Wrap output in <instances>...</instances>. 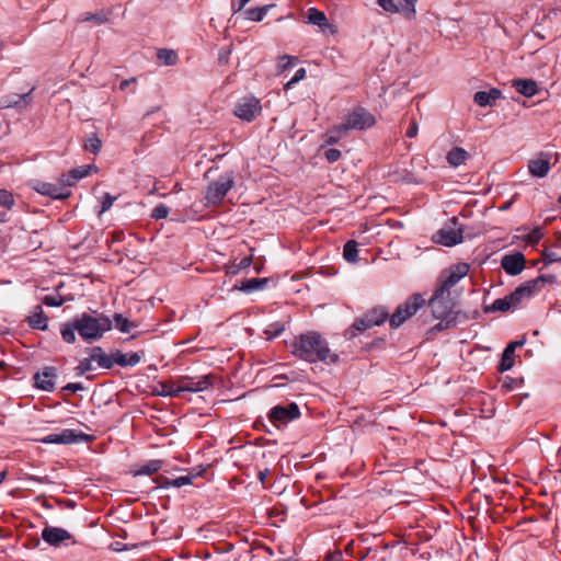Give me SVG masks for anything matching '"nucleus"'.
Returning <instances> with one entry per match:
<instances>
[{"instance_id": "1", "label": "nucleus", "mask_w": 561, "mask_h": 561, "mask_svg": "<svg viewBox=\"0 0 561 561\" xmlns=\"http://www.w3.org/2000/svg\"><path fill=\"white\" fill-rule=\"evenodd\" d=\"M111 319L99 312L82 313L71 322L61 327L60 333L65 342L75 343L76 332L87 342L98 341L112 329Z\"/></svg>"}, {"instance_id": "2", "label": "nucleus", "mask_w": 561, "mask_h": 561, "mask_svg": "<svg viewBox=\"0 0 561 561\" xmlns=\"http://www.w3.org/2000/svg\"><path fill=\"white\" fill-rule=\"evenodd\" d=\"M291 353L309 363L335 364L339 360L337 354L330 350L327 340L314 331L297 336L291 343Z\"/></svg>"}, {"instance_id": "3", "label": "nucleus", "mask_w": 561, "mask_h": 561, "mask_svg": "<svg viewBox=\"0 0 561 561\" xmlns=\"http://www.w3.org/2000/svg\"><path fill=\"white\" fill-rule=\"evenodd\" d=\"M456 296L453 293H447L437 288L430 299L428 305L432 309L433 316L442 321L437 323L435 330H444L455 324L459 312H454Z\"/></svg>"}, {"instance_id": "4", "label": "nucleus", "mask_w": 561, "mask_h": 561, "mask_svg": "<svg viewBox=\"0 0 561 561\" xmlns=\"http://www.w3.org/2000/svg\"><path fill=\"white\" fill-rule=\"evenodd\" d=\"M234 185V178L231 173H225L215 181L210 182L204 195L206 207H217L221 205L228 194V192Z\"/></svg>"}, {"instance_id": "5", "label": "nucleus", "mask_w": 561, "mask_h": 561, "mask_svg": "<svg viewBox=\"0 0 561 561\" xmlns=\"http://www.w3.org/2000/svg\"><path fill=\"white\" fill-rule=\"evenodd\" d=\"M73 185V181L69 180V175H61L57 183L44 182L41 180H33L30 182V186L37 193L49 196L54 199H66L70 196V186Z\"/></svg>"}, {"instance_id": "6", "label": "nucleus", "mask_w": 561, "mask_h": 561, "mask_svg": "<svg viewBox=\"0 0 561 561\" xmlns=\"http://www.w3.org/2000/svg\"><path fill=\"white\" fill-rule=\"evenodd\" d=\"M425 299L421 294H413L404 302L398 306L390 318L391 328H399L403 322L414 316L423 307Z\"/></svg>"}, {"instance_id": "7", "label": "nucleus", "mask_w": 561, "mask_h": 561, "mask_svg": "<svg viewBox=\"0 0 561 561\" xmlns=\"http://www.w3.org/2000/svg\"><path fill=\"white\" fill-rule=\"evenodd\" d=\"M375 123L376 121L373 114L363 107H358L347 115L345 122L337 126V130L366 129L374 126Z\"/></svg>"}, {"instance_id": "8", "label": "nucleus", "mask_w": 561, "mask_h": 561, "mask_svg": "<svg viewBox=\"0 0 561 561\" xmlns=\"http://www.w3.org/2000/svg\"><path fill=\"white\" fill-rule=\"evenodd\" d=\"M547 282H552V276H539L535 279L528 280L517 287L510 296L511 301L517 307L525 300H528L534 294L539 291Z\"/></svg>"}, {"instance_id": "9", "label": "nucleus", "mask_w": 561, "mask_h": 561, "mask_svg": "<svg viewBox=\"0 0 561 561\" xmlns=\"http://www.w3.org/2000/svg\"><path fill=\"white\" fill-rule=\"evenodd\" d=\"M469 272L467 263H458L445 270L439 276V289L453 293V287Z\"/></svg>"}, {"instance_id": "10", "label": "nucleus", "mask_w": 561, "mask_h": 561, "mask_svg": "<svg viewBox=\"0 0 561 561\" xmlns=\"http://www.w3.org/2000/svg\"><path fill=\"white\" fill-rule=\"evenodd\" d=\"M300 416V410L294 402L288 405H276L270 411V421L275 426L285 425Z\"/></svg>"}, {"instance_id": "11", "label": "nucleus", "mask_w": 561, "mask_h": 561, "mask_svg": "<svg viewBox=\"0 0 561 561\" xmlns=\"http://www.w3.org/2000/svg\"><path fill=\"white\" fill-rule=\"evenodd\" d=\"M433 240L445 247H453L462 241V229L457 227L456 218H453V225L439 229L433 237Z\"/></svg>"}, {"instance_id": "12", "label": "nucleus", "mask_w": 561, "mask_h": 561, "mask_svg": "<svg viewBox=\"0 0 561 561\" xmlns=\"http://www.w3.org/2000/svg\"><path fill=\"white\" fill-rule=\"evenodd\" d=\"M260 112V101L255 98H243L234 107L236 116L247 122L253 121Z\"/></svg>"}, {"instance_id": "13", "label": "nucleus", "mask_w": 561, "mask_h": 561, "mask_svg": "<svg viewBox=\"0 0 561 561\" xmlns=\"http://www.w3.org/2000/svg\"><path fill=\"white\" fill-rule=\"evenodd\" d=\"M42 538L48 545L58 547L62 542L72 539V535L64 528L46 526L42 530Z\"/></svg>"}, {"instance_id": "14", "label": "nucleus", "mask_w": 561, "mask_h": 561, "mask_svg": "<svg viewBox=\"0 0 561 561\" xmlns=\"http://www.w3.org/2000/svg\"><path fill=\"white\" fill-rule=\"evenodd\" d=\"M83 434H78L72 430H64L60 433L49 434L41 439L44 444H72L77 443Z\"/></svg>"}, {"instance_id": "15", "label": "nucleus", "mask_w": 561, "mask_h": 561, "mask_svg": "<svg viewBox=\"0 0 561 561\" xmlns=\"http://www.w3.org/2000/svg\"><path fill=\"white\" fill-rule=\"evenodd\" d=\"M501 266L507 274L517 275L524 270L525 257L522 253L504 255Z\"/></svg>"}, {"instance_id": "16", "label": "nucleus", "mask_w": 561, "mask_h": 561, "mask_svg": "<svg viewBox=\"0 0 561 561\" xmlns=\"http://www.w3.org/2000/svg\"><path fill=\"white\" fill-rule=\"evenodd\" d=\"M56 369L53 367H46L43 371L37 373L34 376L35 385L37 388L51 391L55 388Z\"/></svg>"}, {"instance_id": "17", "label": "nucleus", "mask_w": 561, "mask_h": 561, "mask_svg": "<svg viewBox=\"0 0 561 561\" xmlns=\"http://www.w3.org/2000/svg\"><path fill=\"white\" fill-rule=\"evenodd\" d=\"M550 160L549 158L541 153L535 159H531L528 163V170L531 175L537 178H545L550 171Z\"/></svg>"}, {"instance_id": "18", "label": "nucleus", "mask_w": 561, "mask_h": 561, "mask_svg": "<svg viewBox=\"0 0 561 561\" xmlns=\"http://www.w3.org/2000/svg\"><path fill=\"white\" fill-rule=\"evenodd\" d=\"M210 385L209 376H204L198 379L186 378L181 381V389L188 392H198L207 389Z\"/></svg>"}, {"instance_id": "19", "label": "nucleus", "mask_w": 561, "mask_h": 561, "mask_svg": "<svg viewBox=\"0 0 561 561\" xmlns=\"http://www.w3.org/2000/svg\"><path fill=\"white\" fill-rule=\"evenodd\" d=\"M543 260L546 264L561 262V229L556 232L551 248L545 253Z\"/></svg>"}, {"instance_id": "20", "label": "nucleus", "mask_w": 561, "mask_h": 561, "mask_svg": "<svg viewBox=\"0 0 561 561\" xmlns=\"http://www.w3.org/2000/svg\"><path fill=\"white\" fill-rule=\"evenodd\" d=\"M516 91L527 98H531L538 92L537 82L531 79H518L513 81Z\"/></svg>"}, {"instance_id": "21", "label": "nucleus", "mask_w": 561, "mask_h": 561, "mask_svg": "<svg viewBox=\"0 0 561 561\" xmlns=\"http://www.w3.org/2000/svg\"><path fill=\"white\" fill-rule=\"evenodd\" d=\"M501 96V91L491 89L490 91H479L474 94L473 100L479 106H492Z\"/></svg>"}, {"instance_id": "22", "label": "nucleus", "mask_w": 561, "mask_h": 561, "mask_svg": "<svg viewBox=\"0 0 561 561\" xmlns=\"http://www.w3.org/2000/svg\"><path fill=\"white\" fill-rule=\"evenodd\" d=\"M90 356L92 360L98 363V365L102 368H111L114 365V353L108 356L99 346H95L91 350Z\"/></svg>"}, {"instance_id": "23", "label": "nucleus", "mask_w": 561, "mask_h": 561, "mask_svg": "<svg viewBox=\"0 0 561 561\" xmlns=\"http://www.w3.org/2000/svg\"><path fill=\"white\" fill-rule=\"evenodd\" d=\"M30 104V93L21 94V95H11L5 99H3L0 103L1 107L3 108H10V107H16V108H24Z\"/></svg>"}, {"instance_id": "24", "label": "nucleus", "mask_w": 561, "mask_h": 561, "mask_svg": "<svg viewBox=\"0 0 561 561\" xmlns=\"http://www.w3.org/2000/svg\"><path fill=\"white\" fill-rule=\"evenodd\" d=\"M140 355L138 353H114V364H117L122 367L126 366H136L140 363Z\"/></svg>"}, {"instance_id": "25", "label": "nucleus", "mask_w": 561, "mask_h": 561, "mask_svg": "<svg viewBox=\"0 0 561 561\" xmlns=\"http://www.w3.org/2000/svg\"><path fill=\"white\" fill-rule=\"evenodd\" d=\"M468 158L469 153L461 147L453 148L446 157L447 162L454 168L463 164Z\"/></svg>"}, {"instance_id": "26", "label": "nucleus", "mask_w": 561, "mask_h": 561, "mask_svg": "<svg viewBox=\"0 0 561 561\" xmlns=\"http://www.w3.org/2000/svg\"><path fill=\"white\" fill-rule=\"evenodd\" d=\"M28 323L34 329L45 330L47 328V318L44 316L43 309L37 306L32 316L28 317Z\"/></svg>"}, {"instance_id": "27", "label": "nucleus", "mask_w": 561, "mask_h": 561, "mask_svg": "<svg viewBox=\"0 0 561 561\" xmlns=\"http://www.w3.org/2000/svg\"><path fill=\"white\" fill-rule=\"evenodd\" d=\"M273 7L274 4H267L261 8H251L244 11V15L250 21L260 22Z\"/></svg>"}, {"instance_id": "28", "label": "nucleus", "mask_w": 561, "mask_h": 561, "mask_svg": "<svg viewBox=\"0 0 561 561\" xmlns=\"http://www.w3.org/2000/svg\"><path fill=\"white\" fill-rule=\"evenodd\" d=\"M343 256L350 263L358 262V243L355 240H350L344 244Z\"/></svg>"}, {"instance_id": "29", "label": "nucleus", "mask_w": 561, "mask_h": 561, "mask_svg": "<svg viewBox=\"0 0 561 561\" xmlns=\"http://www.w3.org/2000/svg\"><path fill=\"white\" fill-rule=\"evenodd\" d=\"M514 344H508L502 355L500 370L506 371L514 366Z\"/></svg>"}, {"instance_id": "30", "label": "nucleus", "mask_w": 561, "mask_h": 561, "mask_svg": "<svg viewBox=\"0 0 561 561\" xmlns=\"http://www.w3.org/2000/svg\"><path fill=\"white\" fill-rule=\"evenodd\" d=\"M308 21L309 23L318 25L319 27H325L328 25V19L325 14L316 8H310L308 10Z\"/></svg>"}, {"instance_id": "31", "label": "nucleus", "mask_w": 561, "mask_h": 561, "mask_svg": "<svg viewBox=\"0 0 561 561\" xmlns=\"http://www.w3.org/2000/svg\"><path fill=\"white\" fill-rule=\"evenodd\" d=\"M157 58L162 65L172 66L176 64L178 55L172 49L162 48L157 51Z\"/></svg>"}, {"instance_id": "32", "label": "nucleus", "mask_w": 561, "mask_h": 561, "mask_svg": "<svg viewBox=\"0 0 561 561\" xmlns=\"http://www.w3.org/2000/svg\"><path fill=\"white\" fill-rule=\"evenodd\" d=\"M512 308H516V306L513 304V300L511 301V296L500 298L494 300L492 306L486 308V311H508Z\"/></svg>"}, {"instance_id": "33", "label": "nucleus", "mask_w": 561, "mask_h": 561, "mask_svg": "<svg viewBox=\"0 0 561 561\" xmlns=\"http://www.w3.org/2000/svg\"><path fill=\"white\" fill-rule=\"evenodd\" d=\"M266 283L267 278H250L243 282L238 289L242 291L259 290L262 289Z\"/></svg>"}, {"instance_id": "34", "label": "nucleus", "mask_w": 561, "mask_h": 561, "mask_svg": "<svg viewBox=\"0 0 561 561\" xmlns=\"http://www.w3.org/2000/svg\"><path fill=\"white\" fill-rule=\"evenodd\" d=\"M114 322L116 329H118L123 333H129L133 329L136 328V324L131 321H129L127 318L123 317L122 314L117 313L114 316Z\"/></svg>"}, {"instance_id": "35", "label": "nucleus", "mask_w": 561, "mask_h": 561, "mask_svg": "<svg viewBox=\"0 0 561 561\" xmlns=\"http://www.w3.org/2000/svg\"><path fill=\"white\" fill-rule=\"evenodd\" d=\"M92 170L96 171V168L93 165H82L78 169H73L67 175H69V180L73 181L75 184L78 180L88 176Z\"/></svg>"}, {"instance_id": "36", "label": "nucleus", "mask_w": 561, "mask_h": 561, "mask_svg": "<svg viewBox=\"0 0 561 561\" xmlns=\"http://www.w3.org/2000/svg\"><path fill=\"white\" fill-rule=\"evenodd\" d=\"M388 313L382 308H376L371 312L367 313L368 322L373 323V325H379L385 322Z\"/></svg>"}, {"instance_id": "37", "label": "nucleus", "mask_w": 561, "mask_h": 561, "mask_svg": "<svg viewBox=\"0 0 561 561\" xmlns=\"http://www.w3.org/2000/svg\"><path fill=\"white\" fill-rule=\"evenodd\" d=\"M403 4L400 7V12L407 20H413L416 15L415 3L416 0H402Z\"/></svg>"}, {"instance_id": "38", "label": "nucleus", "mask_w": 561, "mask_h": 561, "mask_svg": "<svg viewBox=\"0 0 561 561\" xmlns=\"http://www.w3.org/2000/svg\"><path fill=\"white\" fill-rule=\"evenodd\" d=\"M197 476H199V472L196 473V474L182 476V477H179V478L173 479V480L167 479L165 480V485L167 486L181 488V486L191 484L193 479L196 478Z\"/></svg>"}, {"instance_id": "39", "label": "nucleus", "mask_w": 561, "mask_h": 561, "mask_svg": "<svg viewBox=\"0 0 561 561\" xmlns=\"http://www.w3.org/2000/svg\"><path fill=\"white\" fill-rule=\"evenodd\" d=\"M101 147H102V141L95 135L89 136L84 142L85 150L91 151L94 154L100 152Z\"/></svg>"}, {"instance_id": "40", "label": "nucleus", "mask_w": 561, "mask_h": 561, "mask_svg": "<svg viewBox=\"0 0 561 561\" xmlns=\"http://www.w3.org/2000/svg\"><path fill=\"white\" fill-rule=\"evenodd\" d=\"M14 205V198L11 192L7 190H0V207L12 208Z\"/></svg>"}, {"instance_id": "41", "label": "nucleus", "mask_w": 561, "mask_h": 561, "mask_svg": "<svg viewBox=\"0 0 561 561\" xmlns=\"http://www.w3.org/2000/svg\"><path fill=\"white\" fill-rule=\"evenodd\" d=\"M285 330V327L280 323H272L270 324L264 333L267 335V339H274L278 336L283 331Z\"/></svg>"}, {"instance_id": "42", "label": "nucleus", "mask_w": 561, "mask_h": 561, "mask_svg": "<svg viewBox=\"0 0 561 561\" xmlns=\"http://www.w3.org/2000/svg\"><path fill=\"white\" fill-rule=\"evenodd\" d=\"M377 3L380 8L389 13L400 12V7L396 4L393 0H377Z\"/></svg>"}, {"instance_id": "43", "label": "nucleus", "mask_w": 561, "mask_h": 561, "mask_svg": "<svg viewBox=\"0 0 561 561\" xmlns=\"http://www.w3.org/2000/svg\"><path fill=\"white\" fill-rule=\"evenodd\" d=\"M161 468V461L160 460H152L145 465L140 470V474H152L157 472Z\"/></svg>"}, {"instance_id": "44", "label": "nucleus", "mask_w": 561, "mask_h": 561, "mask_svg": "<svg viewBox=\"0 0 561 561\" xmlns=\"http://www.w3.org/2000/svg\"><path fill=\"white\" fill-rule=\"evenodd\" d=\"M345 133L346 131L337 130V126H335L334 128H332L328 131V135H327L328 138H327L325 142L328 145H333V144L337 142Z\"/></svg>"}, {"instance_id": "45", "label": "nucleus", "mask_w": 561, "mask_h": 561, "mask_svg": "<svg viewBox=\"0 0 561 561\" xmlns=\"http://www.w3.org/2000/svg\"><path fill=\"white\" fill-rule=\"evenodd\" d=\"M306 69L305 68H299L295 76L285 84V90H289L290 88H293L296 83H298L299 81H301L302 79H305L306 77Z\"/></svg>"}, {"instance_id": "46", "label": "nucleus", "mask_w": 561, "mask_h": 561, "mask_svg": "<svg viewBox=\"0 0 561 561\" xmlns=\"http://www.w3.org/2000/svg\"><path fill=\"white\" fill-rule=\"evenodd\" d=\"M543 237V232L540 227H535L527 236V241L530 244H537Z\"/></svg>"}, {"instance_id": "47", "label": "nucleus", "mask_w": 561, "mask_h": 561, "mask_svg": "<svg viewBox=\"0 0 561 561\" xmlns=\"http://www.w3.org/2000/svg\"><path fill=\"white\" fill-rule=\"evenodd\" d=\"M92 363L93 360L91 356L82 359L77 367V374L84 375L85 373L91 371L93 369Z\"/></svg>"}, {"instance_id": "48", "label": "nucleus", "mask_w": 561, "mask_h": 561, "mask_svg": "<svg viewBox=\"0 0 561 561\" xmlns=\"http://www.w3.org/2000/svg\"><path fill=\"white\" fill-rule=\"evenodd\" d=\"M168 215H169V208L163 204H159L152 210V217L154 219H163V218H167Z\"/></svg>"}, {"instance_id": "49", "label": "nucleus", "mask_w": 561, "mask_h": 561, "mask_svg": "<svg viewBox=\"0 0 561 561\" xmlns=\"http://www.w3.org/2000/svg\"><path fill=\"white\" fill-rule=\"evenodd\" d=\"M181 392H184V390L181 389V383L178 386L170 385V386H163L162 394L170 396V397H178V396H180Z\"/></svg>"}, {"instance_id": "50", "label": "nucleus", "mask_w": 561, "mask_h": 561, "mask_svg": "<svg viewBox=\"0 0 561 561\" xmlns=\"http://www.w3.org/2000/svg\"><path fill=\"white\" fill-rule=\"evenodd\" d=\"M116 199L115 196H112L111 194L108 193H105L102 197V208L100 210V214H103L105 213L106 210H108L111 208V206L113 205L114 201Z\"/></svg>"}, {"instance_id": "51", "label": "nucleus", "mask_w": 561, "mask_h": 561, "mask_svg": "<svg viewBox=\"0 0 561 561\" xmlns=\"http://www.w3.org/2000/svg\"><path fill=\"white\" fill-rule=\"evenodd\" d=\"M294 64V57L289 55H284L279 58L277 67L280 71L286 70L287 68L291 67Z\"/></svg>"}, {"instance_id": "52", "label": "nucleus", "mask_w": 561, "mask_h": 561, "mask_svg": "<svg viewBox=\"0 0 561 561\" xmlns=\"http://www.w3.org/2000/svg\"><path fill=\"white\" fill-rule=\"evenodd\" d=\"M367 320V314H365L363 318L360 319H357L355 322H354V328L358 331H364V330H367L373 325V323L366 321Z\"/></svg>"}, {"instance_id": "53", "label": "nucleus", "mask_w": 561, "mask_h": 561, "mask_svg": "<svg viewBox=\"0 0 561 561\" xmlns=\"http://www.w3.org/2000/svg\"><path fill=\"white\" fill-rule=\"evenodd\" d=\"M43 302L49 307H58L62 304V299L55 295H48L44 298Z\"/></svg>"}, {"instance_id": "54", "label": "nucleus", "mask_w": 561, "mask_h": 561, "mask_svg": "<svg viewBox=\"0 0 561 561\" xmlns=\"http://www.w3.org/2000/svg\"><path fill=\"white\" fill-rule=\"evenodd\" d=\"M324 156L327 158V160L330 162V163H333L335 161H337L341 157V151L337 150V149H328L325 152H324Z\"/></svg>"}, {"instance_id": "55", "label": "nucleus", "mask_w": 561, "mask_h": 561, "mask_svg": "<svg viewBox=\"0 0 561 561\" xmlns=\"http://www.w3.org/2000/svg\"><path fill=\"white\" fill-rule=\"evenodd\" d=\"M251 0H231L233 12H240Z\"/></svg>"}, {"instance_id": "56", "label": "nucleus", "mask_w": 561, "mask_h": 561, "mask_svg": "<svg viewBox=\"0 0 561 561\" xmlns=\"http://www.w3.org/2000/svg\"><path fill=\"white\" fill-rule=\"evenodd\" d=\"M83 21H95L99 24H102V23H105L107 21V19L104 15L87 13L83 18Z\"/></svg>"}, {"instance_id": "57", "label": "nucleus", "mask_w": 561, "mask_h": 561, "mask_svg": "<svg viewBox=\"0 0 561 561\" xmlns=\"http://www.w3.org/2000/svg\"><path fill=\"white\" fill-rule=\"evenodd\" d=\"M417 131H419L417 123L415 121H412L409 129L407 130V136L410 138H414L417 135Z\"/></svg>"}, {"instance_id": "58", "label": "nucleus", "mask_w": 561, "mask_h": 561, "mask_svg": "<svg viewBox=\"0 0 561 561\" xmlns=\"http://www.w3.org/2000/svg\"><path fill=\"white\" fill-rule=\"evenodd\" d=\"M83 386L79 382H71L64 387V390L76 392L78 390H82Z\"/></svg>"}, {"instance_id": "59", "label": "nucleus", "mask_w": 561, "mask_h": 561, "mask_svg": "<svg viewBox=\"0 0 561 561\" xmlns=\"http://www.w3.org/2000/svg\"><path fill=\"white\" fill-rule=\"evenodd\" d=\"M251 262H252L251 256L243 257L240 261V263L238 264V270H244V268L249 267L251 265Z\"/></svg>"}, {"instance_id": "60", "label": "nucleus", "mask_w": 561, "mask_h": 561, "mask_svg": "<svg viewBox=\"0 0 561 561\" xmlns=\"http://www.w3.org/2000/svg\"><path fill=\"white\" fill-rule=\"evenodd\" d=\"M268 473H270V470H268V469L261 470V471L259 472V480H260L262 483H264V482H265L266 477L268 476Z\"/></svg>"}, {"instance_id": "61", "label": "nucleus", "mask_w": 561, "mask_h": 561, "mask_svg": "<svg viewBox=\"0 0 561 561\" xmlns=\"http://www.w3.org/2000/svg\"><path fill=\"white\" fill-rule=\"evenodd\" d=\"M131 82H135L134 78L129 80H123L119 84V89L125 90Z\"/></svg>"}, {"instance_id": "62", "label": "nucleus", "mask_w": 561, "mask_h": 561, "mask_svg": "<svg viewBox=\"0 0 561 561\" xmlns=\"http://www.w3.org/2000/svg\"><path fill=\"white\" fill-rule=\"evenodd\" d=\"M525 343V340L512 342L511 344H514V350L518 346H522Z\"/></svg>"}, {"instance_id": "63", "label": "nucleus", "mask_w": 561, "mask_h": 561, "mask_svg": "<svg viewBox=\"0 0 561 561\" xmlns=\"http://www.w3.org/2000/svg\"><path fill=\"white\" fill-rule=\"evenodd\" d=\"M7 473L4 471L0 472V484L4 481Z\"/></svg>"}, {"instance_id": "64", "label": "nucleus", "mask_w": 561, "mask_h": 561, "mask_svg": "<svg viewBox=\"0 0 561 561\" xmlns=\"http://www.w3.org/2000/svg\"><path fill=\"white\" fill-rule=\"evenodd\" d=\"M219 59H220L221 61H227V57H225V56H222V55H220Z\"/></svg>"}]
</instances>
